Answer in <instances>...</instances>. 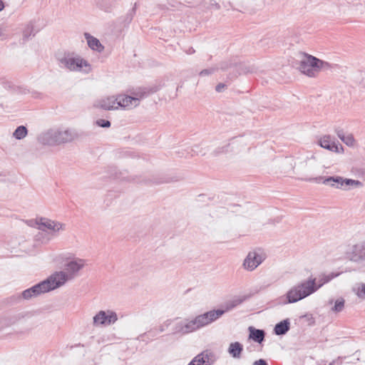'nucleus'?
Returning <instances> with one entry per match:
<instances>
[{
  "mask_svg": "<svg viewBox=\"0 0 365 365\" xmlns=\"http://www.w3.org/2000/svg\"><path fill=\"white\" fill-rule=\"evenodd\" d=\"M226 311L222 309L211 310L200 314L192 320H185L177 323L173 334H186L205 327L219 319Z\"/></svg>",
  "mask_w": 365,
  "mask_h": 365,
  "instance_id": "obj_1",
  "label": "nucleus"
},
{
  "mask_svg": "<svg viewBox=\"0 0 365 365\" xmlns=\"http://www.w3.org/2000/svg\"><path fill=\"white\" fill-rule=\"evenodd\" d=\"M76 137V134L69 129L51 128L41 133L37 140L42 145L55 146L71 142Z\"/></svg>",
  "mask_w": 365,
  "mask_h": 365,
  "instance_id": "obj_2",
  "label": "nucleus"
},
{
  "mask_svg": "<svg viewBox=\"0 0 365 365\" xmlns=\"http://www.w3.org/2000/svg\"><path fill=\"white\" fill-rule=\"evenodd\" d=\"M62 274H51L47 279L21 292L24 299L29 300L41 294L48 292L61 287L63 282Z\"/></svg>",
  "mask_w": 365,
  "mask_h": 365,
  "instance_id": "obj_3",
  "label": "nucleus"
},
{
  "mask_svg": "<svg viewBox=\"0 0 365 365\" xmlns=\"http://www.w3.org/2000/svg\"><path fill=\"white\" fill-rule=\"evenodd\" d=\"M316 292L314 287V279L309 277L294 287H292L287 293V303H295L303 299Z\"/></svg>",
  "mask_w": 365,
  "mask_h": 365,
  "instance_id": "obj_4",
  "label": "nucleus"
},
{
  "mask_svg": "<svg viewBox=\"0 0 365 365\" xmlns=\"http://www.w3.org/2000/svg\"><path fill=\"white\" fill-rule=\"evenodd\" d=\"M329 64L314 56L306 53L302 54L299 65V70L309 77H315L322 68H329Z\"/></svg>",
  "mask_w": 365,
  "mask_h": 365,
  "instance_id": "obj_5",
  "label": "nucleus"
},
{
  "mask_svg": "<svg viewBox=\"0 0 365 365\" xmlns=\"http://www.w3.org/2000/svg\"><path fill=\"white\" fill-rule=\"evenodd\" d=\"M156 91L148 88H138L132 92V96L128 95H118V108H132L139 105L140 99L147 97Z\"/></svg>",
  "mask_w": 365,
  "mask_h": 365,
  "instance_id": "obj_6",
  "label": "nucleus"
},
{
  "mask_svg": "<svg viewBox=\"0 0 365 365\" xmlns=\"http://www.w3.org/2000/svg\"><path fill=\"white\" fill-rule=\"evenodd\" d=\"M321 180H323L322 183L326 185L343 190H348L351 187H361L363 185L362 182L359 180L344 178L338 175L327 178L319 177L310 179L309 180L319 182Z\"/></svg>",
  "mask_w": 365,
  "mask_h": 365,
  "instance_id": "obj_7",
  "label": "nucleus"
},
{
  "mask_svg": "<svg viewBox=\"0 0 365 365\" xmlns=\"http://www.w3.org/2000/svg\"><path fill=\"white\" fill-rule=\"evenodd\" d=\"M58 60L61 67L65 68L70 71H83L88 73L91 71L90 63L79 56H72L67 55L59 58Z\"/></svg>",
  "mask_w": 365,
  "mask_h": 365,
  "instance_id": "obj_8",
  "label": "nucleus"
},
{
  "mask_svg": "<svg viewBox=\"0 0 365 365\" xmlns=\"http://www.w3.org/2000/svg\"><path fill=\"white\" fill-rule=\"evenodd\" d=\"M86 265L85 259L76 258L73 260L68 262L65 265V269L66 272L60 271L56 272L53 274H62L64 277V279L61 284V287L68 280L73 279L78 274V272L83 269Z\"/></svg>",
  "mask_w": 365,
  "mask_h": 365,
  "instance_id": "obj_9",
  "label": "nucleus"
},
{
  "mask_svg": "<svg viewBox=\"0 0 365 365\" xmlns=\"http://www.w3.org/2000/svg\"><path fill=\"white\" fill-rule=\"evenodd\" d=\"M37 229L41 231H51L53 236L58 235L66 230V225L58 221L53 220L46 217H38L36 219Z\"/></svg>",
  "mask_w": 365,
  "mask_h": 365,
  "instance_id": "obj_10",
  "label": "nucleus"
},
{
  "mask_svg": "<svg viewBox=\"0 0 365 365\" xmlns=\"http://www.w3.org/2000/svg\"><path fill=\"white\" fill-rule=\"evenodd\" d=\"M118 315L111 309L101 310L93 317L94 327H108L114 324L118 321Z\"/></svg>",
  "mask_w": 365,
  "mask_h": 365,
  "instance_id": "obj_11",
  "label": "nucleus"
},
{
  "mask_svg": "<svg viewBox=\"0 0 365 365\" xmlns=\"http://www.w3.org/2000/svg\"><path fill=\"white\" fill-rule=\"evenodd\" d=\"M265 259L264 255L260 251L250 252L243 262L245 269L252 271L256 269Z\"/></svg>",
  "mask_w": 365,
  "mask_h": 365,
  "instance_id": "obj_12",
  "label": "nucleus"
},
{
  "mask_svg": "<svg viewBox=\"0 0 365 365\" xmlns=\"http://www.w3.org/2000/svg\"><path fill=\"white\" fill-rule=\"evenodd\" d=\"M319 145L329 151L339 153L343 151V147L339 144L334 137L330 135H324L319 140Z\"/></svg>",
  "mask_w": 365,
  "mask_h": 365,
  "instance_id": "obj_13",
  "label": "nucleus"
},
{
  "mask_svg": "<svg viewBox=\"0 0 365 365\" xmlns=\"http://www.w3.org/2000/svg\"><path fill=\"white\" fill-rule=\"evenodd\" d=\"M117 103V96H112L101 98L95 103V106L105 110H112L118 109Z\"/></svg>",
  "mask_w": 365,
  "mask_h": 365,
  "instance_id": "obj_14",
  "label": "nucleus"
},
{
  "mask_svg": "<svg viewBox=\"0 0 365 365\" xmlns=\"http://www.w3.org/2000/svg\"><path fill=\"white\" fill-rule=\"evenodd\" d=\"M350 259L355 262L365 264V242L353 247L350 253Z\"/></svg>",
  "mask_w": 365,
  "mask_h": 365,
  "instance_id": "obj_15",
  "label": "nucleus"
},
{
  "mask_svg": "<svg viewBox=\"0 0 365 365\" xmlns=\"http://www.w3.org/2000/svg\"><path fill=\"white\" fill-rule=\"evenodd\" d=\"M232 66H235L237 75L247 74L254 72V68L252 66L242 63L238 64H232L227 62H223L220 64V69L227 70L231 68Z\"/></svg>",
  "mask_w": 365,
  "mask_h": 365,
  "instance_id": "obj_16",
  "label": "nucleus"
},
{
  "mask_svg": "<svg viewBox=\"0 0 365 365\" xmlns=\"http://www.w3.org/2000/svg\"><path fill=\"white\" fill-rule=\"evenodd\" d=\"M339 273H329L328 274H321L319 275L318 278H312V279H314V287L316 289V292L321 288L324 284L328 283L331 279L335 278L336 277L339 276Z\"/></svg>",
  "mask_w": 365,
  "mask_h": 365,
  "instance_id": "obj_17",
  "label": "nucleus"
},
{
  "mask_svg": "<svg viewBox=\"0 0 365 365\" xmlns=\"http://www.w3.org/2000/svg\"><path fill=\"white\" fill-rule=\"evenodd\" d=\"M84 36L90 48L99 53H101L104 50V46L101 43L98 38L91 36L88 33H85Z\"/></svg>",
  "mask_w": 365,
  "mask_h": 365,
  "instance_id": "obj_18",
  "label": "nucleus"
},
{
  "mask_svg": "<svg viewBox=\"0 0 365 365\" xmlns=\"http://www.w3.org/2000/svg\"><path fill=\"white\" fill-rule=\"evenodd\" d=\"M228 353L235 359H240L243 351V346L238 341L232 342L230 344Z\"/></svg>",
  "mask_w": 365,
  "mask_h": 365,
  "instance_id": "obj_19",
  "label": "nucleus"
},
{
  "mask_svg": "<svg viewBox=\"0 0 365 365\" xmlns=\"http://www.w3.org/2000/svg\"><path fill=\"white\" fill-rule=\"evenodd\" d=\"M250 331V339H252L253 341L257 343H262L265 336V332L262 329H257L254 328L253 327H249Z\"/></svg>",
  "mask_w": 365,
  "mask_h": 365,
  "instance_id": "obj_20",
  "label": "nucleus"
},
{
  "mask_svg": "<svg viewBox=\"0 0 365 365\" xmlns=\"http://www.w3.org/2000/svg\"><path fill=\"white\" fill-rule=\"evenodd\" d=\"M188 365H210L209 355L202 352L197 355Z\"/></svg>",
  "mask_w": 365,
  "mask_h": 365,
  "instance_id": "obj_21",
  "label": "nucleus"
},
{
  "mask_svg": "<svg viewBox=\"0 0 365 365\" xmlns=\"http://www.w3.org/2000/svg\"><path fill=\"white\" fill-rule=\"evenodd\" d=\"M289 321L288 319H284L279 323L277 324L274 327V331L277 335H284L289 329Z\"/></svg>",
  "mask_w": 365,
  "mask_h": 365,
  "instance_id": "obj_22",
  "label": "nucleus"
},
{
  "mask_svg": "<svg viewBox=\"0 0 365 365\" xmlns=\"http://www.w3.org/2000/svg\"><path fill=\"white\" fill-rule=\"evenodd\" d=\"M34 25L31 23L27 24L23 30V41H26L31 36H34Z\"/></svg>",
  "mask_w": 365,
  "mask_h": 365,
  "instance_id": "obj_23",
  "label": "nucleus"
},
{
  "mask_svg": "<svg viewBox=\"0 0 365 365\" xmlns=\"http://www.w3.org/2000/svg\"><path fill=\"white\" fill-rule=\"evenodd\" d=\"M97 6L105 11H110L113 7V0H96Z\"/></svg>",
  "mask_w": 365,
  "mask_h": 365,
  "instance_id": "obj_24",
  "label": "nucleus"
},
{
  "mask_svg": "<svg viewBox=\"0 0 365 365\" xmlns=\"http://www.w3.org/2000/svg\"><path fill=\"white\" fill-rule=\"evenodd\" d=\"M27 133V128L24 125H20L15 130L13 136L17 140H21L26 136Z\"/></svg>",
  "mask_w": 365,
  "mask_h": 365,
  "instance_id": "obj_25",
  "label": "nucleus"
},
{
  "mask_svg": "<svg viewBox=\"0 0 365 365\" xmlns=\"http://www.w3.org/2000/svg\"><path fill=\"white\" fill-rule=\"evenodd\" d=\"M345 300L342 297L338 298L335 302L334 307L331 308V311L334 312H340L344 308Z\"/></svg>",
  "mask_w": 365,
  "mask_h": 365,
  "instance_id": "obj_26",
  "label": "nucleus"
},
{
  "mask_svg": "<svg viewBox=\"0 0 365 365\" xmlns=\"http://www.w3.org/2000/svg\"><path fill=\"white\" fill-rule=\"evenodd\" d=\"M341 141L349 147H352L355 144V139L352 134L346 135Z\"/></svg>",
  "mask_w": 365,
  "mask_h": 365,
  "instance_id": "obj_27",
  "label": "nucleus"
},
{
  "mask_svg": "<svg viewBox=\"0 0 365 365\" xmlns=\"http://www.w3.org/2000/svg\"><path fill=\"white\" fill-rule=\"evenodd\" d=\"M96 123L99 127L102 128H109L110 126V122L108 120L98 119Z\"/></svg>",
  "mask_w": 365,
  "mask_h": 365,
  "instance_id": "obj_28",
  "label": "nucleus"
},
{
  "mask_svg": "<svg viewBox=\"0 0 365 365\" xmlns=\"http://www.w3.org/2000/svg\"><path fill=\"white\" fill-rule=\"evenodd\" d=\"M218 68H210L207 69H203L200 72V76H205L212 74L215 71H216Z\"/></svg>",
  "mask_w": 365,
  "mask_h": 365,
  "instance_id": "obj_29",
  "label": "nucleus"
},
{
  "mask_svg": "<svg viewBox=\"0 0 365 365\" xmlns=\"http://www.w3.org/2000/svg\"><path fill=\"white\" fill-rule=\"evenodd\" d=\"M356 294L359 297H364L365 296V284H359L357 287Z\"/></svg>",
  "mask_w": 365,
  "mask_h": 365,
  "instance_id": "obj_30",
  "label": "nucleus"
},
{
  "mask_svg": "<svg viewBox=\"0 0 365 365\" xmlns=\"http://www.w3.org/2000/svg\"><path fill=\"white\" fill-rule=\"evenodd\" d=\"M335 133L341 140H342L344 138V137L346 135H345L344 130L341 128L336 129Z\"/></svg>",
  "mask_w": 365,
  "mask_h": 365,
  "instance_id": "obj_31",
  "label": "nucleus"
},
{
  "mask_svg": "<svg viewBox=\"0 0 365 365\" xmlns=\"http://www.w3.org/2000/svg\"><path fill=\"white\" fill-rule=\"evenodd\" d=\"M242 299H238L232 302L231 304L227 307V310H229L235 307L240 304L242 302Z\"/></svg>",
  "mask_w": 365,
  "mask_h": 365,
  "instance_id": "obj_32",
  "label": "nucleus"
},
{
  "mask_svg": "<svg viewBox=\"0 0 365 365\" xmlns=\"http://www.w3.org/2000/svg\"><path fill=\"white\" fill-rule=\"evenodd\" d=\"M226 86H227L225 83H220L216 86L215 91L218 93L222 92Z\"/></svg>",
  "mask_w": 365,
  "mask_h": 365,
  "instance_id": "obj_33",
  "label": "nucleus"
},
{
  "mask_svg": "<svg viewBox=\"0 0 365 365\" xmlns=\"http://www.w3.org/2000/svg\"><path fill=\"white\" fill-rule=\"evenodd\" d=\"M230 144L226 145L225 146H223L222 148H218L215 150L216 154H219L223 152L227 151V148L229 147Z\"/></svg>",
  "mask_w": 365,
  "mask_h": 365,
  "instance_id": "obj_34",
  "label": "nucleus"
},
{
  "mask_svg": "<svg viewBox=\"0 0 365 365\" xmlns=\"http://www.w3.org/2000/svg\"><path fill=\"white\" fill-rule=\"evenodd\" d=\"M252 365H268L264 359H259L255 361Z\"/></svg>",
  "mask_w": 365,
  "mask_h": 365,
  "instance_id": "obj_35",
  "label": "nucleus"
},
{
  "mask_svg": "<svg viewBox=\"0 0 365 365\" xmlns=\"http://www.w3.org/2000/svg\"><path fill=\"white\" fill-rule=\"evenodd\" d=\"M4 8V4L2 1L0 0V11H2Z\"/></svg>",
  "mask_w": 365,
  "mask_h": 365,
  "instance_id": "obj_36",
  "label": "nucleus"
},
{
  "mask_svg": "<svg viewBox=\"0 0 365 365\" xmlns=\"http://www.w3.org/2000/svg\"><path fill=\"white\" fill-rule=\"evenodd\" d=\"M193 53H195V50L192 48H190L189 49V51H187V53H189V54H192Z\"/></svg>",
  "mask_w": 365,
  "mask_h": 365,
  "instance_id": "obj_37",
  "label": "nucleus"
},
{
  "mask_svg": "<svg viewBox=\"0 0 365 365\" xmlns=\"http://www.w3.org/2000/svg\"><path fill=\"white\" fill-rule=\"evenodd\" d=\"M329 365H340L339 362L333 361Z\"/></svg>",
  "mask_w": 365,
  "mask_h": 365,
  "instance_id": "obj_38",
  "label": "nucleus"
},
{
  "mask_svg": "<svg viewBox=\"0 0 365 365\" xmlns=\"http://www.w3.org/2000/svg\"><path fill=\"white\" fill-rule=\"evenodd\" d=\"M164 331H165V329H164L163 326H161L160 328V331L163 332Z\"/></svg>",
  "mask_w": 365,
  "mask_h": 365,
  "instance_id": "obj_39",
  "label": "nucleus"
},
{
  "mask_svg": "<svg viewBox=\"0 0 365 365\" xmlns=\"http://www.w3.org/2000/svg\"><path fill=\"white\" fill-rule=\"evenodd\" d=\"M329 303L331 304L333 303V300H332V299H331V300H329Z\"/></svg>",
  "mask_w": 365,
  "mask_h": 365,
  "instance_id": "obj_40",
  "label": "nucleus"
}]
</instances>
